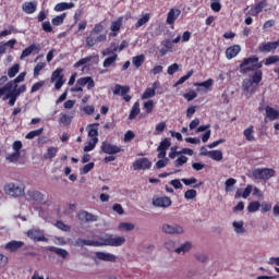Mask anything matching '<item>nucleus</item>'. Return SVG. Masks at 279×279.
Instances as JSON below:
<instances>
[{
  "mask_svg": "<svg viewBox=\"0 0 279 279\" xmlns=\"http://www.w3.org/2000/svg\"><path fill=\"white\" fill-rule=\"evenodd\" d=\"M99 123H94L88 125V136L89 138H98L99 136V129L97 128Z\"/></svg>",
  "mask_w": 279,
  "mask_h": 279,
  "instance_id": "7c9ffc66",
  "label": "nucleus"
},
{
  "mask_svg": "<svg viewBox=\"0 0 279 279\" xmlns=\"http://www.w3.org/2000/svg\"><path fill=\"white\" fill-rule=\"evenodd\" d=\"M2 101H8L9 99V106H14L16 104V99L14 96H11L10 94L5 93L2 97H0Z\"/></svg>",
  "mask_w": 279,
  "mask_h": 279,
  "instance_id": "3c124183",
  "label": "nucleus"
},
{
  "mask_svg": "<svg viewBox=\"0 0 279 279\" xmlns=\"http://www.w3.org/2000/svg\"><path fill=\"white\" fill-rule=\"evenodd\" d=\"M64 19H66V13H62L60 15H57L56 17H53L51 20V23H52V25L58 27L59 25H62V23H64Z\"/></svg>",
  "mask_w": 279,
  "mask_h": 279,
  "instance_id": "79ce46f5",
  "label": "nucleus"
},
{
  "mask_svg": "<svg viewBox=\"0 0 279 279\" xmlns=\"http://www.w3.org/2000/svg\"><path fill=\"white\" fill-rule=\"evenodd\" d=\"M252 175L255 180L267 182L271 180V178H276V170H274V168H257L253 170Z\"/></svg>",
  "mask_w": 279,
  "mask_h": 279,
  "instance_id": "f03ea898",
  "label": "nucleus"
},
{
  "mask_svg": "<svg viewBox=\"0 0 279 279\" xmlns=\"http://www.w3.org/2000/svg\"><path fill=\"white\" fill-rule=\"evenodd\" d=\"M233 228H235L236 234H243L245 232V228H243V221L233 222Z\"/></svg>",
  "mask_w": 279,
  "mask_h": 279,
  "instance_id": "bf43d9fd",
  "label": "nucleus"
},
{
  "mask_svg": "<svg viewBox=\"0 0 279 279\" xmlns=\"http://www.w3.org/2000/svg\"><path fill=\"white\" fill-rule=\"evenodd\" d=\"M47 66L45 62H38L34 68V77H38L40 75V71Z\"/></svg>",
  "mask_w": 279,
  "mask_h": 279,
  "instance_id": "864d4df0",
  "label": "nucleus"
},
{
  "mask_svg": "<svg viewBox=\"0 0 279 279\" xmlns=\"http://www.w3.org/2000/svg\"><path fill=\"white\" fill-rule=\"evenodd\" d=\"M172 202L169 196H155L153 198V206L156 208H169Z\"/></svg>",
  "mask_w": 279,
  "mask_h": 279,
  "instance_id": "9d476101",
  "label": "nucleus"
},
{
  "mask_svg": "<svg viewBox=\"0 0 279 279\" xmlns=\"http://www.w3.org/2000/svg\"><path fill=\"white\" fill-rule=\"evenodd\" d=\"M186 162H189V157L181 155L180 157L177 158V160H174V167H184Z\"/></svg>",
  "mask_w": 279,
  "mask_h": 279,
  "instance_id": "a18cd8bd",
  "label": "nucleus"
},
{
  "mask_svg": "<svg viewBox=\"0 0 279 279\" xmlns=\"http://www.w3.org/2000/svg\"><path fill=\"white\" fill-rule=\"evenodd\" d=\"M4 193L11 197H23L25 184L8 183L4 185Z\"/></svg>",
  "mask_w": 279,
  "mask_h": 279,
  "instance_id": "7ed1b4c3",
  "label": "nucleus"
},
{
  "mask_svg": "<svg viewBox=\"0 0 279 279\" xmlns=\"http://www.w3.org/2000/svg\"><path fill=\"white\" fill-rule=\"evenodd\" d=\"M144 110L146 114H151V112H154V100L144 102Z\"/></svg>",
  "mask_w": 279,
  "mask_h": 279,
  "instance_id": "4d7b16f0",
  "label": "nucleus"
},
{
  "mask_svg": "<svg viewBox=\"0 0 279 279\" xmlns=\"http://www.w3.org/2000/svg\"><path fill=\"white\" fill-rule=\"evenodd\" d=\"M32 53H40V44H32L27 48H25L22 51V54L20 57L21 60H25V58H28V56H32Z\"/></svg>",
  "mask_w": 279,
  "mask_h": 279,
  "instance_id": "4468645a",
  "label": "nucleus"
},
{
  "mask_svg": "<svg viewBox=\"0 0 279 279\" xmlns=\"http://www.w3.org/2000/svg\"><path fill=\"white\" fill-rule=\"evenodd\" d=\"M238 53H241V46L233 45L226 49V58L227 60H232V58H236Z\"/></svg>",
  "mask_w": 279,
  "mask_h": 279,
  "instance_id": "4be33fe9",
  "label": "nucleus"
},
{
  "mask_svg": "<svg viewBox=\"0 0 279 279\" xmlns=\"http://www.w3.org/2000/svg\"><path fill=\"white\" fill-rule=\"evenodd\" d=\"M246 141L250 143H253V141H256V137H254V125H250L246 130L243 132Z\"/></svg>",
  "mask_w": 279,
  "mask_h": 279,
  "instance_id": "f704fd0d",
  "label": "nucleus"
},
{
  "mask_svg": "<svg viewBox=\"0 0 279 279\" xmlns=\"http://www.w3.org/2000/svg\"><path fill=\"white\" fill-rule=\"evenodd\" d=\"M100 149L104 154H108L109 156H114V154H121V151H123L121 146H117L108 142H102Z\"/></svg>",
  "mask_w": 279,
  "mask_h": 279,
  "instance_id": "1a4fd4ad",
  "label": "nucleus"
},
{
  "mask_svg": "<svg viewBox=\"0 0 279 279\" xmlns=\"http://www.w3.org/2000/svg\"><path fill=\"white\" fill-rule=\"evenodd\" d=\"M95 256L98 260H104L105 263H114L117 260V256L112 253L96 252Z\"/></svg>",
  "mask_w": 279,
  "mask_h": 279,
  "instance_id": "aec40b11",
  "label": "nucleus"
},
{
  "mask_svg": "<svg viewBox=\"0 0 279 279\" xmlns=\"http://www.w3.org/2000/svg\"><path fill=\"white\" fill-rule=\"evenodd\" d=\"M180 14H182V11L180 9H170L167 15L168 25H173L175 21H178Z\"/></svg>",
  "mask_w": 279,
  "mask_h": 279,
  "instance_id": "412c9836",
  "label": "nucleus"
},
{
  "mask_svg": "<svg viewBox=\"0 0 279 279\" xmlns=\"http://www.w3.org/2000/svg\"><path fill=\"white\" fill-rule=\"evenodd\" d=\"M260 209V203L258 201L251 202L247 206L248 213H256Z\"/></svg>",
  "mask_w": 279,
  "mask_h": 279,
  "instance_id": "09e8293b",
  "label": "nucleus"
},
{
  "mask_svg": "<svg viewBox=\"0 0 279 279\" xmlns=\"http://www.w3.org/2000/svg\"><path fill=\"white\" fill-rule=\"evenodd\" d=\"M75 8V3L73 2H60L57 3L54 7V12H64V10H71Z\"/></svg>",
  "mask_w": 279,
  "mask_h": 279,
  "instance_id": "cd10ccee",
  "label": "nucleus"
},
{
  "mask_svg": "<svg viewBox=\"0 0 279 279\" xmlns=\"http://www.w3.org/2000/svg\"><path fill=\"white\" fill-rule=\"evenodd\" d=\"M215 81H213V78H208L205 82L202 83H194V86H201L203 88H210L213 86Z\"/></svg>",
  "mask_w": 279,
  "mask_h": 279,
  "instance_id": "052dcab7",
  "label": "nucleus"
},
{
  "mask_svg": "<svg viewBox=\"0 0 279 279\" xmlns=\"http://www.w3.org/2000/svg\"><path fill=\"white\" fill-rule=\"evenodd\" d=\"M64 70L59 68L57 69L56 71L52 72V75H51V82H56V80H61V78H64V74H62Z\"/></svg>",
  "mask_w": 279,
  "mask_h": 279,
  "instance_id": "de8ad7c7",
  "label": "nucleus"
},
{
  "mask_svg": "<svg viewBox=\"0 0 279 279\" xmlns=\"http://www.w3.org/2000/svg\"><path fill=\"white\" fill-rule=\"evenodd\" d=\"M117 58H119V54H113L111 57H108L102 62L104 69H110V66H117Z\"/></svg>",
  "mask_w": 279,
  "mask_h": 279,
  "instance_id": "c85d7f7f",
  "label": "nucleus"
},
{
  "mask_svg": "<svg viewBox=\"0 0 279 279\" xmlns=\"http://www.w3.org/2000/svg\"><path fill=\"white\" fill-rule=\"evenodd\" d=\"M278 47H279V41L262 43L258 46V51H260V53H271V51H276Z\"/></svg>",
  "mask_w": 279,
  "mask_h": 279,
  "instance_id": "ddd939ff",
  "label": "nucleus"
},
{
  "mask_svg": "<svg viewBox=\"0 0 279 279\" xmlns=\"http://www.w3.org/2000/svg\"><path fill=\"white\" fill-rule=\"evenodd\" d=\"M93 169H95V162L86 163V165L81 169V173H82L83 175H86V173H90V171H93Z\"/></svg>",
  "mask_w": 279,
  "mask_h": 279,
  "instance_id": "6e6d98bb",
  "label": "nucleus"
},
{
  "mask_svg": "<svg viewBox=\"0 0 279 279\" xmlns=\"http://www.w3.org/2000/svg\"><path fill=\"white\" fill-rule=\"evenodd\" d=\"M77 217H78L80 221H86V222L97 221V216H95L86 210L78 211Z\"/></svg>",
  "mask_w": 279,
  "mask_h": 279,
  "instance_id": "393cba45",
  "label": "nucleus"
},
{
  "mask_svg": "<svg viewBox=\"0 0 279 279\" xmlns=\"http://www.w3.org/2000/svg\"><path fill=\"white\" fill-rule=\"evenodd\" d=\"M170 147H171V142L169 141V138H165L160 142L157 149H161V150L167 151V149H169Z\"/></svg>",
  "mask_w": 279,
  "mask_h": 279,
  "instance_id": "5fc2aeb1",
  "label": "nucleus"
},
{
  "mask_svg": "<svg viewBox=\"0 0 279 279\" xmlns=\"http://www.w3.org/2000/svg\"><path fill=\"white\" fill-rule=\"evenodd\" d=\"M97 143H99V138H90V141L87 143V145L84 146L83 150L86 153L93 151V149H95V147H97Z\"/></svg>",
  "mask_w": 279,
  "mask_h": 279,
  "instance_id": "58836bf2",
  "label": "nucleus"
},
{
  "mask_svg": "<svg viewBox=\"0 0 279 279\" xmlns=\"http://www.w3.org/2000/svg\"><path fill=\"white\" fill-rule=\"evenodd\" d=\"M25 75H27L26 72H21L14 80L9 81L4 86L0 87V94L3 95L10 88H19V84L25 82Z\"/></svg>",
  "mask_w": 279,
  "mask_h": 279,
  "instance_id": "39448f33",
  "label": "nucleus"
},
{
  "mask_svg": "<svg viewBox=\"0 0 279 279\" xmlns=\"http://www.w3.org/2000/svg\"><path fill=\"white\" fill-rule=\"evenodd\" d=\"M27 202H35V204H44L45 194L38 190H28L26 193Z\"/></svg>",
  "mask_w": 279,
  "mask_h": 279,
  "instance_id": "6e6552de",
  "label": "nucleus"
},
{
  "mask_svg": "<svg viewBox=\"0 0 279 279\" xmlns=\"http://www.w3.org/2000/svg\"><path fill=\"white\" fill-rule=\"evenodd\" d=\"M19 158H21V153H12L7 155L5 160H8V162H19Z\"/></svg>",
  "mask_w": 279,
  "mask_h": 279,
  "instance_id": "603ef678",
  "label": "nucleus"
},
{
  "mask_svg": "<svg viewBox=\"0 0 279 279\" xmlns=\"http://www.w3.org/2000/svg\"><path fill=\"white\" fill-rule=\"evenodd\" d=\"M184 197H185V199H195L197 197V191H195V190H187L184 193Z\"/></svg>",
  "mask_w": 279,
  "mask_h": 279,
  "instance_id": "338daca9",
  "label": "nucleus"
},
{
  "mask_svg": "<svg viewBox=\"0 0 279 279\" xmlns=\"http://www.w3.org/2000/svg\"><path fill=\"white\" fill-rule=\"evenodd\" d=\"M278 120H279V110L269 105L266 106L265 118H264L265 123H267L268 121H278Z\"/></svg>",
  "mask_w": 279,
  "mask_h": 279,
  "instance_id": "9b49d317",
  "label": "nucleus"
},
{
  "mask_svg": "<svg viewBox=\"0 0 279 279\" xmlns=\"http://www.w3.org/2000/svg\"><path fill=\"white\" fill-rule=\"evenodd\" d=\"M26 234L28 239H32V241H35V243H49V239L45 236V232H43L40 229H29Z\"/></svg>",
  "mask_w": 279,
  "mask_h": 279,
  "instance_id": "0eeeda50",
  "label": "nucleus"
},
{
  "mask_svg": "<svg viewBox=\"0 0 279 279\" xmlns=\"http://www.w3.org/2000/svg\"><path fill=\"white\" fill-rule=\"evenodd\" d=\"M21 70V65L19 63L13 64L9 70H8V75L10 78L16 77V74Z\"/></svg>",
  "mask_w": 279,
  "mask_h": 279,
  "instance_id": "37998d69",
  "label": "nucleus"
},
{
  "mask_svg": "<svg viewBox=\"0 0 279 279\" xmlns=\"http://www.w3.org/2000/svg\"><path fill=\"white\" fill-rule=\"evenodd\" d=\"M204 155H208V158L211 160H216V162H221L223 160V153L221 150H209L208 153H203Z\"/></svg>",
  "mask_w": 279,
  "mask_h": 279,
  "instance_id": "a878e982",
  "label": "nucleus"
},
{
  "mask_svg": "<svg viewBox=\"0 0 279 279\" xmlns=\"http://www.w3.org/2000/svg\"><path fill=\"white\" fill-rule=\"evenodd\" d=\"M5 93L8 95H11L12 97H15L16 99H19V97H21V94L17 92V87H12L8 90H4L3 94H0V97H3V95H5Z\"/></svg>",
  "mask_w": 279,
  "mask_h": 279,
  "instance_id": "8fccbe9b",
  "label": "nucleus"
},
{
  "mask_svg": "<svg viewBox=\"0 0 279 279\" xmlns=\"http://www.w3.org/2000/svg\"><path fill=\"white\" fill-rule=\"evenodd\" d=\"M57 155H58V149L51 146L47 149V153L44 155V158L46 160H51L52 158H56Z\"/></svg>",
  "mask_w": 279,
  "mask_h": 279,
  "instance_id": "4c0bfd02",
  "label": "nucleus"
},
{
  "mask_svg": "<svg viewBox=\"0 0 279 279\" xmlns=\"http://www.w3.org/2000/svg\"><path fill=\"white\" fill-rule=\"evenodd\" d=\"M76 245L78 247H84V245H88L90 247H101L104 246V241H93V240H84V239H78L76 240Z\"/></svg>",
  "mask_w": 279,
  "mask_h": 279,
  "instance_id": "a211bd4d",
  "label": "nucleus"
},
{
  "mask_svg": "<svg viewBox=\"0 0 279 279\" xmlns=\"http://www.w3.org/2000/svg\"><path fill=\"white\" fill-rule=\"evenodd\" d=\"M71 121H73V117L66 113H60L59 123H62V125H71Z\"/></svg>",
  "mask_w": 279,
  "mask_h": 279,
  "instance_id": "ea45409f",
  "label": "nucleus"
},
{
  "mask_svg": "<svg viewBox=\"0 0 279 279\" xmlns=\"http://www.w3.org/2000/svg\"><path fill=\"white\" fill-rule=\"evenodd\" d=\"M16 32V28L13 25L9 26V29H3L0 32V38H4L5 36H10L11 34H14Z\"/></svg>",
  "mask_w": 279,
  "mask_h": 279,
  "instance_id": "13d9d810",
  "label": "nucleus"
},
{
  "mask_svg": "<svg viewBox=\"0 0 279 279\" xmlns=\"http://www.w3.org/2000/svg\"><path fill=\"white\" fill-rule=\"evenodd\" d=\"M130 92V86H122L117 84L113 89V95H128Z\"/></svg>",
  "mask_w": 279,
  "mask_h": 279,
  "instance_id": "2f4dec72",
  "label": "nucleus"
},
{
  "mask_svg": "<svg viewBox=\"0 0 279 279\" xmlns=\"http://www.w3.org/2000/svg\"><path fill=\"white\" fill-rule=\"evenodd\" d=\"M263 82V70H255L252 76L251 84H260Z\"/></svg>",
  "mask_w": 279,
  "mask_h": 279,
  "instance_id": "c9c22d12",
  "label": "nucleus"
},
{
  "mask_svg": "<svg viewBox=\"0 0 279 279\" xmlns=\"http://www.w3.org/2000/svg\"><path fill=\"white\" fill-rule=\"evenodd\" d=\"M43 132H45L44 128L31 131L25 135V138H26V141H32V140L36 138L37 136H41Z\"/></svg>",
  "mask_w": 279,
  "mask_h": 279,
  "instance_id": "473e14b6",
  "label": "nucleus"
},
{
  "mask_svg": "<svg viewBox=\"0 0 279 279\" xmlns=\"http://www.w3.org/2000/svg\"><path fill=\"white\" fill-rule=\"evenodd\" d=\"M186 101H193V99H197V93L195 90H190L183 95Z\"/></svg>",
  "mask_w": 279,
  "mask_h": 279,
  "instance_id": "0e129e2a",
  "label": "nucleus"
},
{
  "mask_svg": "<svg viewBox=\"0 0 279 279\" xmlns=\"http://www.w3.org/2000/svg\"><path fill=\"white\" fill-rule=\"evenodd\" d=\"M37 5L38 4L36 2H24L22 4V10L25 12V14H34V12H36Z\"/></svg>",
  "mask_w": 279,
  "mask_h": 279,
  "instance_id": "bb28decb",
  "label": "nucleus"
},
{
  "mask_svg": "<svg viewBox=\"0 0 279 279\" xmlns=\"http://www.w3.org/2000/svg\"><path fill=\"white\" fill-rule=\"evenodd\" d=\"M100 241H102V245L109 247H121V245H124L125 243V236H114L113 234H107V236L101 238Z\"/></svg>",
  "mask_w": 279,
  "mask_h": 279,
  "instance_id": "20e7f679",
  "label": "nucleus"
},
{
  "mask_svg": "<svg viewBox=\"0 0 279 279\" xmlns=\"http://www.w3.org/2000/svg\"><path fill=\"white\" fill-rule=\"evenodd\" d=\"M276 62H279V57L278 56H270V57L266 58L265 65L269 66V64H276Z\"/></svg>",
  "mask_w": 279,
  "mask_h": 279,
  "instance_id": "774afa93",
  "label": "nucleus"
},
{
  "mask_svg": "<svg viewBox=\"0 0 279 279\" xmlns=\"http://www.w3.org/2000/svg\"><path fill=\"white\" fill-rule=\"evenodd\" d=\"M43 86H45V81H39L37 83H34L31 88V93H38V90L41 89Z\"/></svg>",
  "mask_w": 279,
  "mask_h": 279,
  "instance_id": "69168bd1",
  "label": "nucleus"
},
{
  "mask_svg": "<svg viewBox=\"0 0 279 279\" xmlns=\"http://www.w3.org/2000/svg\"><path fill=\"white\" fill-rule=\"evenodd\" d=\"M133 66L135 69H141L145 62V54L135 56L132 58Z\"/></svg>",
  "mask_w": 279,
  "mask_h": 279,
  "instance_id": "72a5a7b5",
  "label": "nucleus"
},
{
  "mask_svg": "<svg viewBox=\"0 0 279 279\" xmlns=\"http://www.w3.org/2000/svg\"><path fill=\"white\" fill-rule=\"evenodd\" d=\"M263 66V61H259L258 57L251 56L244 58L239 65L240 72L245 75V73H251V71H258Z\"/></svg>",
  "mask_w": 279,
  "mask_h": 279,
  "instance_id": "f257e3e1",
  "label": "nucleus"
},
{
  "mask_svg": "<svg viewBox=\"0 0 279 279\" xmlns=\"http://www.w3.org/2000/svg\"><path fill=\"white\" fill-rule=\"evenodd\" d=\"M160 88V82L156 81L153 83L151 87H147L142 95V99H151V97H156V90Z\"/></svg>",
  "mask_w": 279,
  "mask_h": 279,
  "instance_id": "dca6fc26",
  "label": "nucleus"
},
{
  "mask_svg": "<svg viewBox=\"0 0 279 279\" xmlns=\"http://www.w3.org/2000/svg\"><path fill=\"white\" fill-rule=\"evenodd\" d=\"M23 245H25V242L12 240L5 244L4 250H7V252H11V253L19 252V250H21V247H23Z\"/></svg>",
  "mask_w": 279,
  "mask_h": 279,
  "instance_id": "6ab92c4d",
  "label": "nucleus"
},
{
  "mask_svg": "<svg viewBox=\"0 0 279 279\" xmlns=\"http://www.w3.org/2000/svg\"><path fill=\"white\" fill-rule=\"evenodd\" d=\"M77 84H78V87L72 88L73 93H82V90H84L82 86H86V85L88 90H93V88L95 87V80H93V77L90 76H85V77L78 78Z\"/></svg>",
  "mask_w": 279,
  "mask_h": 279,
  "instance_id": "423d86ee",
  "label": "nucleus"
},
{
  "mask_svg": "<svg viewBox=\"0 0 279 279\" xmlns=\"http://www.w3.org/2000/svg\"><path fill=\"white\" fill-rule=\"evenodd\" d=\"M118 228L119 230H124L125 232H132V230H134V223L121 222Z\"/></svg>",
  "mask_w": 279,
  "mask_h": 279,
  "instance_id": "49530a36",
  "label": "nucleus"
},
{
  "mask_svg": "<svg viewBox=\"0 0 279 279\" xmlns=\"http://www.w3.org/2000/svg\"><path fill=\"white\" fill-rule=\"evenodd\" d=\"M50 252H54V254H57L58 256H61V258H66L69 256V252H66V250L59 248L56 246H51Z\"/></svg>",
  "mask_w": 279,
  "mask_h": 279,
  "instance_id": "a19ab883",
  "label": "nucleus"
},
{
  "mask_svg": "<svg viewBox=\"0 0 279 279\" xmlns=\"http://www.w3.org/2000/svg\"><path fill=\"white\" fill-rule=\"evenodd\" d=\"M192 76H193V70H191L190 72H187L186 75L182 76V77L174 84V87L184 84V82H186V80L191 78Z\"/></svg>",
  "mask_w": 279,
  "mask_h": 279,
  "instance_id": "680f3d73",
  "label": "nucleus"
},
{
  "mask_svg": "<svg viewBox=\"0 0 279 279\" xmlns=\"http://www.w3.org/2000/svg\"><path fill=\"white\" fill-rule=\"evenodd\" d=\"M162 231L166 234H183L184 229L180 225H163Z\"/></svg>",
  "mask_w": 279,
  "mask_h": 279,
  "instance_id": "2eb2a0df",
  "label": "nucleus"
},
{
  "mask_svg": "<svg viewBox=\"0 0 279 279\" xmlns=\"http://www.w3.org/2000/svg\"><path fill=\"white\" fill-rule=\"evenodd\" d=\"M133 168H134V171H141V169L145 171L147 169H151V162L149 159H147V157H143V158L136 159L133 162Z\"/></svg>",
  "mask_w": 279,
  "mask_h": 279,
  "instance_id": "f8f14e48",
  "label": "nucleus"
},
{
  "mask_svg": "<svg viewBox=\"0 0 279 279\" xmlns=\"http://www.w3.org/2000/svg\"><path fill=\"white\" fill-rule=\"evenodd\" d=\"M167 128V122H159L155 128V136H158L159 133L165 132Z\"/></svg>",
  "mask_w": 279,
  "mask_h": 279,
  "instance_id": "e2e57ef3",
  "label": "nucleus"
},
{
  "mask_svg": "<svg viewBox=\"0 0 279 279\" xmlns=\"http://www.w3.org/2000/svg\"><path fill=\"white\" fill-rule=\"evenodd\" d=\"M191 247H193L191 242H185L180 247L175 248V252H177V254H182V252L183 253L191 252Z\"/></svg>",
  "mask_w": 279,
  "mask_h": 279,
  "instance_id": "c03bdc74",
  "label": "nucleus"
},
{
  "mask_svg": "<svg viewBox=\"0 0 279 279\" xmlns=\"http://www.w3.org/2000/svg\"><path fill=\"white\" fill-rule=\"evenodd\" d=\"M138 114H141V104L138 101L134 102L130 114H129V119L130 121L134 120L135 117H138Z\"/></svg>",
  "mask_w": 279,
  "mask_h": 279,
  "instance_id": "c756f323",
  "label": "nucleus"
},
{
  "mask_svg": "<svg viewBox=\"0 0 279 279\" xmlns=\"http://www.w3.org/2000/svg\"><path fill=\"white\" fill-rule=\"evenodd\" d=\"M267 8V0H262L257 3H255L254 7H251L248 14L250 16H258L263 10Z\"/></svg>",
  "mask_w": 279,
  "mask_h": 279,
  "instance_id": "f3484780",
  "label": "nucleus"
},
{
  "mask_svg": "<svg viewBox=\"0 0 279 279\" xmlns=\"http://www.w3.org/2000/svg\"><path fill=\"white\" fill-rule=\"evenodd\" d=\"M123 25V17H118L117 21H113L111 23L110 29L111 32V36L114 38L117 36H119V32L121 31V26Z\"/></svg>",
  "mask_w": 279,
  "mask_h": 279,
  "instance_id": "5701e85b",
  "label": "nucleus"
},
{
  "mask_svg": "<svg viewBox=\"0 0 279 279\" xmlns=\"http://www.w3.org/2000/svg\"><path fill=\"white\" fill-rule=\"evenodd\" d=\"M252 191H254V186L252 184H248L244 190L239 189L235 193V199H239V197L247 199V197L252 195Z\"/></svg>",
  "mask_w": 279,
  "mask_h": 279,
  "instance_id": "b1692460",
  "label": "nucleus"
},
{
  "mask_svg": "<svg viewBox=\"0 0 279 279\" xmlns=\"http://www.w3.org/2000/svg\"><path fill=\"white\" fill-rule=\"evenodd\" d=\"M149 14L146 13L144 14L141 19L137 20V22L135 23V29H138L141 27H143V25H146V23H149Z\"/></svg>",
  "mask_w": 279,
  "mask_h": 279,
  "instance_id": "e433bc0d",
  "label": "nucleus"
}]
</instances>
